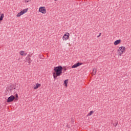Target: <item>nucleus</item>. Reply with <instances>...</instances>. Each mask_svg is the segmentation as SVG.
<instances>
[{
    "mask_svg": "<svg viewBox=\"0 0 131 131\" xmlns=\"http://www.w3.org/2000/svg\"><path fill=\"white\" fill-rule=\"evenodd\" d=\"M26 60H27V61H28V63H31V62H32L31 58H30V56H29V55H28L26 57Z\"/></svg>",
    "mask_w": 131,
    "mask_h": 131,
    "instance_id": "13",
    "label": "nucleus"
},
{
    "mask_svg": "<svg viewBox=\"0 0 131 131\" xmlns=\"http://www.w3.org/2000/svg\"><path fill=\"white\" fill-rule=\"evenodd\" d=\"M96 73H97V69H94L93 70L92 74H93V75H96Z\"/></svg>",
    "mask_w": 131,
    "mask_h": 131,
    "instance_id": "15",
    "label": "nucleus"
},
{
    "mask_svg": "<svg viewBox=\"0 0 131 131\" xmlns=\"http://www.w3.org/2000/svg\"><path fill=\"white\" fill-rule=\"evenodd\" d=\"M57 1H58V0H54L55 2H57Z\"/></svg>",
    "mask_w": 131,
    "mask_h": 131,
    "instance_id": "21",
    "label": "nucleus"
},
{
    "mask_svg": "<svg viewBox=\"0 0 131 131\" xmlns=\"http://www.w3.org/2000/svg\"><path fill=\"white\" fill-rule=\"evenodd\" d=\"M14 100H15V96L11 95L8 98V99H7V103H11L12 102H13Z\"/></svg>",
    "mask_w": 131,
    "mask_h": 131,
    "instance_id": "6",
    "label": "nucleus"
},
{
    "mask_svg": "<svg viewBox=\"0 0 131 131\" xmlns=\"http://www.w3.org/2000/svg\"><path fill=\"white\" fill-rule=\"evenodd\" d=\"M41 84L39 83H37L36 85L34 87V90H37L38 88H40Z\"/></svg>",
    "mask_w": 131,
    "mask_h": 131,
    "instance_id": "12",
    "label": "nucleus"
},
{
    "mask_svg": "<svg viewBox=\"0 0 131 131\" xmlns=\"http://www.w3.org/2000/svg\"><path fill=\"white\" fill-rule=\"evenodd\" d=\"M69 81V80L68 79L65 80L63 81V85L64 86H65L66 88H67V86H68V82Z\"/></svg>",
    "mask_w": 131,
    "mask_h": 131,
    "instance_id": "11",
    "label": "nucleus"
},
{
    "mask_svg": "<svg viewBox=\"0 0 131 131\" xmlns=\"http://www.w3.org/2000/svg\"><path fill=\"white\" fill-rule=\"evenodd\" d=\"M121 41L122 40L120 39L116 40L114 42V46H118V45H120V43H121Z\"/></svg>",
    "mask_w": 131,
    "mask_h": 131,
    "instance_id": "10",
    "label": "nucleus"
},
{
    "mask_svg": "<svg viewBox=\"0 0 131 131\" xmlns=\"http://www.w3.org/2000/svg\"><path fill=\"white\" fill-rule=\"evenodd\" d=\"M70 36V33H69V32L66 33L62 37V40H63V41H66V40H68V39H69Z\"/></svg>",
    "mask_w": 131,
    "mask_h": 131,
    "instance_id": "5",
    "label": "nucleus"
},
{
    "mask_svg": "<svg viewBox=\"0 0 131 131\" xmlns=\"http://www.w3.org/2000/svg\"><path fill=\"white\" fill-rule=\"evenodd\" d=\"M38 12L42 14V15H46L47 14V8L45 6H41L38 9Z\"/></svg>",
    "mask_w": 131,
    "mask_h": 131,
    "instance_id": "3",
    "label": "nucleus"
},
{
    "mask_svg": "<svg viewBox=\"0 0 131 131\" xmlns=\"http://www.w3.org/2000/svg\"><path fill=\"white\" fill-rule=\"evenodd\" d=\"M13 89H14V90H15V88H13Z\"/></svg>",
    "mask_w": 131,
    "mask_h": 131,
    "instance_id": "22",
    "label": "nucleus"
},
{
    "mask_svg": "<svg viewBox=\"0 0 131 131\" xmlns=\"http://www.w3.org/2000/svg\"><path fill=\"white\" fill-rule=\"evenodd\" d=\"M19 54L20 55V56L25 57V56H27V52H26V51L24 50H21L19 51Z\"/></svg>",
    "mask_w": 131,
    "mask_h": 131,
    "instance_id": "8",
    "label": "nucleus"
},
{
    "mask_svg": "<svg viewBox=\"0 0 131 131\" xmlns=\"http://www.w3.org/2000/svg\"><path fill=\"white\" fill-rule=\"evenodd\" d=\"M93 114H94V111H91L89 113H88V116H92V115H93Z\"/></svg>",
    "mask_w": 131,
    "mask_h": 131,
    "instance_id": "16",
    "label": "nucleus"
},
{
    "mask_svg": "<svg viewBox=\"0 0 131 131\" xmlns=\"http://www.w3.org/2000/svg\"><path fill=\"white\" fill-rule=\"evenodd\" d=\"M117 52L118 55L121 57V56L126 52V48L124 46H120L117 50Z\"/></svg>",
    "mask_w": 131,
    "mask_h": 131,
    "instance_id": "2",
    "label": "nucleus"
},
{
    "mask_svg": "<svg viewBox=\"0 0 131 131\" xmlns=\"http://www.w3.org/2000/svg\"><path fill=\"white\" fill-rule=\"evenodd\" d=\"M118 124V121H115V123H114L113 125L115 126H117Z\"/></svg>",
    "mask_w": 131,
    "mask_h": 131,
    "instance_id": "17",
    "label": "nucleus"
},
{
    "mask_svg": "<svg viewBox=\"0 0 131 131\" xmlns=\"http://www.w3.org/2000/svg\"><path fill=\"white\" fill-rule=\"evenodd\" d=\"M53 76L56 79L58 76L62 75V71H63V67L62 66L55 67L53 69Z\"/></svg>",
    "mask_w": 131,
    "mask_h": 131,
    "instance_id": "1",
    "label": "nucleus"
},
{
    "mask_svg": "<svg viewBox=\"0 0 131 131\" xmlns=\"http://www.w3.org/2000/svg\"><path fill=\"white\" fill-rule=\"evenodd\" d=\"M31 0H24V2L25 4L29 3Z\"/></svg>",
    "mask_w": 131,
    "mask_h": 131,
    "instance_id": "18",
    "label": "nucleus"
},
{
    "mask_svg": "<svg viewBox=\"0 0 131 131\" xmlns=\"http://www.w3.org/2000/svg\"><path fill=\"white\" fill-rule=\"evenodd\" d=\"M27 12H28V8H26L21 10L20 12H18L16 14V17H21L23 15H24V14H26Z\"/></svg>",
    "mask_w": 131,
    "mask_h": 131,
    "instance_id": "4",
    "label": "nucleus"
},
{
    "mask_svg": "<svg viewBox=\"0 0 131 131\" xmlns=\"http://www.w3.org/2000/svg\"><path fill=\"white\" fill-rule=\"evenodd\" d=\"M82 65V63L78 62L77 63L74 64L72 66V68H77V67H79V66Z\"/></svg>",
    "mask_w": 131,
    "mask_h": 131,
    "instance_id": "9",
    "label": "nucleus"
},
{
    "mask_svg": "<svg viewBox=\"0 0 131 131\" xmlns=\"http://www.w3.org/2000/svg\"><path fill=\"white\" fill-rule=\"evenodd\" d=\"M99 36H101V33H99V35L97 36V37H99Z\"/></svg>",
    "mask_w": 131,
    "mask_h": 131,
    "instance_id": "20",
    "label": "nucleus"
},
{
    "mask_svg": "<svg viewBox=\"0 0 131 131\" xmlns=\"http://www.w3.org/2000/svg\"><path fill=\"white\" fill-rule=\"evenodd\" d=\"M18 98V94H16L15 95V99L17 100Z\"/></svg>",
    "mask_w": 131,
    "mask_h": 131,
    "instance_id": "19",
    "label": "nucleus"
},
{
    "mask_svg": "<svg viewBox=\"0 0 131 131\" xmlns=\"http://www.w3.org/2000/svg\"><path fill=\"white\" fill-rule=\"evenodd\" d=\"M4 18H5V14L4 13H2L0 16V21H3V20H4Z\"/></svg>",
    "mask_w": 131,
    "mask_h": 131,
    "instance_id": "14",
    "label": "nucleus"
},
{
    "mask_svg": "<svg viewBox=\"0 0 131 131\" xmlns=\"http://www.w3.org/2000/svg\"><path fill=\"white\" fill-rule=\"evenodd\" d=\"M12 86L11 85L8 86L7 88V89L5 92V93H4L5 95H8L9 91H10V92H11V91H12Z\"/></svg>",
    "mask_w": 131,
    "mask_h": 131,
    "instance_id": "7",
    "label": "nucleus"
}]
</instances>
